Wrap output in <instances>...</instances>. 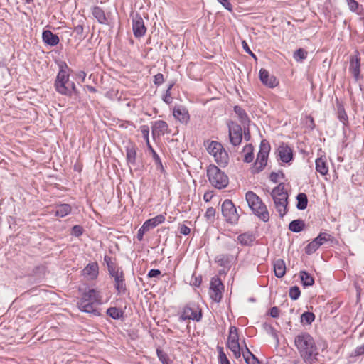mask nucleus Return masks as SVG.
<instances>
[{
  "label": "nucleus",
  "mask_w": 364,
  "mask_h": 364,
  "mask_svg": "<svg viewBox=\"0 0 364 364\" xmlns=\"http://www.w3.org/2000/svg\"><path fill=\"white\" fill-rule=\"evenodd\" d=\"M242 356L247 364H261L259 359L250 350L245 343V350H242Z\"/></svg>",
  "instance_id": "nucleus-26"
},
{
  "label": "nucleus",
  "mask_w": 364,
  "mask_h": 364,
  "mask_svg": "<svg viewBox=\"0 0 364 364\" xmlns=\"http://www.w3.org/2000/svg\"><path fill=\"white\" fill-rule=\"evenodd\" d=\"M160 274H161V271L159 269H151V270H149V272L148 273V277L149 278H154V277H159Z\"/></svg>",
  "instance_id": "nucleus-64"
},
{
  "label": "nucleus",
  "mask_w": 364,
  "mask_h": 364,
  "mask_svg": "<svg viewBox=\"0 0 364 364\" xmlns=\"http://www.w3.org/2000/svg\"><path fill=\"white\" fill-rule=\"evenodd\" d=\"M279 309L277 306H273L269 309V315L272 318H277L279 315Z\"/></svg>",
  "instance_id": "nucleus-61"
},
{
  "label": "nucleus",
  "mask_w": 364,
  "mask_h": 364,
  "mask_svg": "<svg viewBox=\"0 0 364 364\" xmlns=\"http://www.w3.org/2000/svg\"><path fill=\"white\" fill-rule=\"evenodd\" d=\"M219 3H220L224 8H225L227 10L231 11L232 9V5L229 0H217Z\"/></svg>",
  "instance_id": "nucleus-63"
},
{
  "label": "nucleus",
  "mask_w": 364,
  "mask_h": 364,
  "mask_svg": "<svg viewBox=\"0 0 364 364\" xmlns=\"http://www.w3.org/2000/svg\"><path fill=\"white\" fill-rule=\"evenodd\" d=\"M148 149L151 151L152 154L153 159L157 166V169H159L161 172L164 171L161 160L159 154L156 152V151L153 149L151 144L147 145Z\"/></svg>",
  "instance_id": "nucleus-37"
},
{
  "label": "nucleus",
  "mask_w": 364,
  "mask_h": 364,
  "mask_svg": "<svg viewBox=\"0 0 364 364\" xmlns=\"http://www.w3.org/2000/svg\"><path fill=\"white\" fill-rule=\"evenodd\" d=\"M267 331L268 333L270 334L277 341V342H279L277 332L272 326H269Z\"/></svg>",
  "instance_id": "nucleus-60"
},
{
  "label": "nucleus",
  "mask_w": 364,
  "mask_h": 364,
  "mask_svg": "<svg viewBox=\"0 0 364 364\" xmlns=\"http://www.w3.org/2000/svg\"><path fill=\"white\" fill-rule=\"evenodd\" d=\"M315 319V315L310 311H305L301 316V323L303 325H310Z\"/></svg>",
  "instance_id": "nucleus-38"
},
{
  "label": "nucleus",
  "mask_w": 364,
  "mask_h": 364,
  "mask_svg": "<svg viewBox=\"0 0 364 364\" xmlns=\"http://www.w3.org/2000/svg\"><path fill=\"white\" fill-rule=\"evenodd\" d=\"M42 39L44 43L50 46H55L60 42L58 36L53 33L50 30H45L43 31Z\"/></svg>",
  "instance_id": "nucleus-18"
},
{
  "label": "nucleus",
  "mask_w": 364,
  "mask_h": 364,
  "mask_svg": "<svg viewBox=\"0 0 364 364\" xmlns=\"http://www.w3.org/2000/svg\"><path fill=\"white\" fill-rule=\"evenodd\" d=\"M228 341L239 342L237 328L235 326H230L229 329V336L228 338Z\"/></svg>",
  "instance_id": "nucleus-47"
},
{
  "label": "nucleus",
  "mask_w": 364,
  "mask_h": 364,
  "mask_svg": "<svg viewBox=\"0 0 364 364\" xmlns=\"http://www.w3.org/2000/svg\"><path fill=\"white\" fill-rule=\"evenodd\" d=\"M274 274L277 278H282L286 273V264L283 259H278L273 262Z\"/></svg>",
  "instance_id": "nucleus-21"
},
{
  "label": "nucleus",
  "mask_w": 364,
  "mask_h": 364,
  "mask_svg": "<svg viewBox=\"0 0 364 364\" xmlns=\"http://www.w3.org/2000/svg\"><path fill=\"white\" fill-rule=\"evenodd\" d=\"M229 139L234 146H239L242 139V129L240 125L231 122L228 124Z\"/></svg>",
  "instance_id": "nucleus-11"
},
{
  "label": "nucleus",
  "mask_w": 364,
  "mask_h": 364,
  "mask_svg": "<svg viewBox=\"0 0 364 364\" xmlns=\"http://www.w3.org/2000/svg\"><path fill=\"white\" fill-rule=\"evenodd\" d=\"M107 314L114 320L119 319L123 316V311L117 307H110L107 310Z\"/></svg>",
  "instance_id": "nucleus-40"
},
{
  "label": "nucleus",
  "mask_w": 364,
  "mask_h": 364,
  "mask_svg": "<svg viewBox=\"0 0 364 364\" xmlns=\"http://www.w3.org/2000/svg\"><path fill=\"white\" fill-rule=\"evenodd\" d=\"M149 231L147 228L144 227V225H142V226L139 229L137 232V239L141 241L143 240L144 235L146 232Z\"/></svg>",
  "instance_id": "nucleus-56"
},
{
  "label": "nucleus",
  "mask_w": 364,
  "mask_h": 364,
  "mask_svg": "<svg viewBox=\"0 0 364 364\" xmlns=\"http://www.w3.org/2000/svg\"><path fill=\"white\" fill-rule=\"evenodd\" d=\"M270 149L269 143L266 139L262 140L259 145V150L257 156V159L252 168V173H259L265 168L267 164Z\"/></svg>",
  "instance_id": "nucleus-6"
},
{
  "label": "nucleus",
  "mask_w": 364,
  "mask_h": 364,
  "mask_svg": "<svg viewBox=\"0 0 364 364\" xmlns=\"http://www.w3.org/2000/svg\"><path fill=\"white\" fill-rule=\"evenodd\" d=\"M346 3L348 6L349 9L354 13L358 14H360L361 6L355 0H346Z\"/></svg>",
  "instance_id": "nucleus-44"
},
{
  "label": "nucleus",
  "mask_w": 364,
  "mask_h": 364,
  "mask_svg": "<svg viewBox=\"0 0 364 364\" xmlns=\"http://www.w3.org/2000/svg\"><path fill=\"white\" fill-rule=\"evenodd\" d=\"M228 347L233 353V355L236 358H240L241 350H243L241 348L239 342L228 341Z\"/></svg>",
  "instance_id": "nucleus-36"
},
{
  "label": "nucleus",
  "mask_w": 364,
  "mask_h": 364,
  "mask_svg": "<svg viewBox=\"0 0 364 364\" xmlns=\"http://www.w3.org/2000/svg\"><path fill=\"white\" fill-rule=\"evenodd\" d=\"M207 176L210 184L218 189L224 188L229 183L228 176L213 164L208 167Z\"/></svg>",
  "instance_id": "nucleus-5"
},
{
  "label": "nucleus",
  "mask_w": 364,
  "mask_h": 364,
  "mask_svg": "<svg viewBox=\"0 0 364 364\" xmlns=\"http://www.w3.org/2000/svg\"><path fill=\"white\" fill-rule=\"evenodd\" d=\"M110 277L114 278V288L118 295H124L127 293V287L125 284L124 274L122 269H118L114 272L109 274Z\"/></svg>",
  "instance_id": "nucleus-9"
},
{
  "label": "nucleus",
  "mask_w": 364,
  "mask_h": 364,
  "mask_svg": "<svg viewBox=\"0 0 364 364\" xmlns=\"http://www.w3.org/2000/svg\"><path fill=\"white\" fill-rule=\"evenodd\" d=\"M164 81V75L161 73H158L154 76V82L156 85H161Z\"/></svg>",
  "instance_id": "nucleus-59"
},
{
  "label": "nucleus",
  "mask_w": 364,
  "mask_h": 364,
  "mask_svg": "<svg viewBox=\"0 0 364 364\" xmlns=\"http://www.w3.org/2000/svg\"><path fill=\"white\" fill-rule=\"evenodd\" d=\"M69 82L70 80H68V82H63L58 84H54L55 91L62 95L70 97V92L68 89Z\"/></svg>",
  "instance_id": "nucleus-33"
},
{
  "label": "nucleus",
  "mask_w": 364,
  "mask_h": 364,
  "mask_svg": "<svg viewBox=\"0 0 364 364\" xmlns=\"http://www.w3.org/2000/svg\"><path fill=\"white\" fill-rule=\"evenodd\" d=\"M92 14L94 18L97 21V22L100 24H107V19L105 15L104 10L100 6H94L92 9Z\"/></svg>",
  "instance_id": "nucleus-24"
},
{
  "label": "nucleus",
  "mask_w": 364,
  "mask_h": 364,
  "mask_svg": "<svg viewBox=\"0 0 364 364\" xmlns=\"http://www.w3.org/2000/svg\"><path fill=\"white\" fill-rule=\"evenodd\" d=\"M173 116L176 120L183 124H187L190 121V114L188 109L181 105H177L173 107Z\"/></svg>",
  "instance_id": "nucleus-12"
},
{
  "label": "nucleus",
  "mask_w": 364,
  "mask_h": 364,
  "mask_svg": "<svg viewBox=\"0 0 364 364\" xmlns=\"http://www.w3.org/2000/svg\"><path fill=\"white\" fill-rule=\"evenodd\" d=\"M221 212L227 223L232 225L237 223L240 215L231 200L226 199L223 201L221 205Z\"/></svg>",
  "instance_id": "nucleus-7"
},
{
  "label": "nucleus",
  "mask_w": 364,
  "mask_h": 364,
  "mask_svg": "<svg viewBox=\"0 0 364 364\" xmlns=\"http://www.w3.org/2000/svg\"><path fill=\"white\" fill-rule=\"evenodd\" d=\"M126 159L129 164L135 165L136 160V148L135 144L129 143L125 146Z\"/></svg>",
  "instance_id": "nucleus-19"
},
{
  "label": "nucleus",
  "mask_w": 364,
  "mask_h": 364,
  "mask_svg": "<svg viewBox=\"0 0 364 364\" xmlns=\"http://www.w3.org/2000/svg\"><path fill=\"white\" fill-rule=\"evenodd\" d=\"M179 232L183 235H188L191 232V229L184 224H182L178 228Z\"/></svg>",
  "instance_id": "nucleus-58"
},
{
  "label": "nucleus",
  "mask_w": 364,
  "mask_h": 364,
  "mask_svg": "<svg viewBox=\"0 0 364 364\" xmlns=\"http://www.w3.org/2000/svg\"><path fill=\"white\" fill-rule=\"evenodd\" d=\"M300 295H301V291H300V289L299 288V287L294 286L289 289V297L292 300L298 299L299 298Z\"/></svg>",
  "instance_id": "nucleus-49"
},
{
  "label": "nucleus",
  "mask_w": 364,
  "mask_h": 364,
  "mask_svg": "<svg viewBox=\"0 0 364 364\" xmlns=\"http://www.w3.org/2000/svg\"><path fill=\"white\" fill-rule=\"evenodd\" d=\"M255 240V235L252 232H245L239 235L237 241L243 246H251Z\"/></svg>",
  "instance_id": "nucleus-20"
},
{
  "label": "nucleus",
  "mask_w": 364,
  "mask_h": 364,
  "mask_svg": "<svg viewBox=\"0 0 364 364\" xmlns=\"http://www.w3.org/2000/svg\"><path fill=\"white\" fill-rule=\"evenodd\" d=\"M294 345L304 363H312L318 360V349L314 338L307 332H301L294 338Z\"/></svg>",
  "instance_id": "nucleus-1"
},
{
  "label": "nucleus",
  "mask_w": 364,
  "mask_h": 364,
  "mask_svg": "<svg viewBox=\"0 0 364 364\" xmlns=\"http://www.w3.org/2000/svg\"><path fill=\"white\" fill-rule=\"evenodd\" d=\"M141 134L146 140V145L150 144L149 139V128L147 125H143L141 127Z\"/></svg>",
  "instance_id": "nucleus-52"
},
{
  "label": "nucleus",
  "mask_w": 364,
  "mask_h": 364,
  "mask_svg": "<svg viewBox=\"0 0 364 364\" xmlns=\"http://www.w3.org/2000/svg\"><path fill=\"white\" fill-rule=\"evenodd\" d=\"M308 52L304 48H299L293 53V58L296 62H301L307 58Z\"/></svg>",
  "instance_id": "nucleus-41"
},
{
  "label": "nucleus",
  "mask_w": 364,
  "mask_h": 364,
  "mask_svg": "<svg viewBox=\"0 0 364 364\" xmlns=\"http://www.w3.org/2000/svg\"><path fill=\"white\" fill-rule=\"evenodd\" d=\"M218 360L220 364H230L222 348H220L219 350Z\"/></svg>",
  "instance_id": "nucleus-51"
},
{
  "label": "nucleus",
  "mask_w": 364,
  "mask_h": 364,
  "mask_svg": "<svg viewBox=\"0 0 364 364\" xmlns=\"http://www.w3.org/2000/svg\"><path fill=\"white\" fill-rule=\"evenodd\" d=\"M132 30L136 38H141L146 34V28L145 27L144 20L138 14L132 20Z\"/></svg>",
  "instance_id": "nucleus-13"
},
{
  "label": "nucleus",
  "mask_w": 364,
  "mask_h": 364,
  "mask_svg": "<svg viewBox=\"0 0 364 364\" xmlns=\"http://www.w3.org/2000/svg\"><path fill=\"white\" fill-rule=\"evenodd\" d=\"M224 286L218 277H214L211 279L210 287V296L215 302H220L223 297L222 291Z\"/></svg>",
  "instance_id": "nucleus-8"
},
{
  "label": "nucleus",
  "mask_w": 364,
  "mask_h": 364,
  "mask_svg": "<svg viewBox=\"0 0 364 364\" xmlns=\"http://www.w3.org/2000/svg\"><path fill=\"white\" fill-rule=\"evenodd\" d=\"M156 354L159 360L162 363V364H170L169 358L166 353H165L163 350L157 349Z\"/></svg>",
  "instance_id": "nucleus-48"
},
{
  "label": "nucleus",
  "mask_w": 364,
  "mask_h": 364,
  "mask_svg": "<svg viewBox=\"0 0 364 364\" xmlns=\"http://www.w3.org/2000/svg\"><path fill=\"white\" fill-rule=\"evenodd\" d=\"M168 125L164 120H157L153 122L151 131L153 136H161L168 133Z\"/></svg>",
  "instance_id": "nucleus-17"
},
{
  "label": "nucleus",
  "mask_w": 364,
  "mask_h": 364,
  "mask_svg": "<svg viewBox=\"0 0 364 364\" xmlns=\"http://www.w3.org/2000/svg\"><path fill=\"white\" fill-rule=\"evenodd\" d=\"M304 222L299 219L292 220L291 222H290L289 225V230L296 233L301 232L304 229Z\"/></svg>",
  "instance_id": "nucleus-32"
},
{
  "label": "nucleus",
  "mask_w": 364,
  "mask_h": 364,
  "mask_svg": "<svg viewBox=\"0 0 364 364\" xmlns=\"http://www.w3.org/2000/svg\"><path fill=\"white\" fill-rule=\"evenodd\" d=\"M274 206L279 217L283 218L287 212L288 193L284 183H280L271 192Z\"/></svg>",
  "instance_id": "nucleus-4"
},
{
  "label": "nucleus",
  "mask_w": 364,
  "mask_h": 364,
  "mask_svg": "<svg viewBox=\"0 0 364 364\" xmlns=\"http://www.w3.org/2000/svg\"><path fill=\"white\" fill-rule=\"evenodd\" d=\"M254 147L251 144L245 145L242 149L244 153V162L250 163L254 159Z\"/></svg>",
  "instance_id": "nucleus-31"
},
{
  "label": "nucleus",
  "mask_w": 364,
  "mask_h": 364,
  "mask_svg": "<svg viewBox=\"0 0 364 364\" xmlns=\"http://www.w3.org/2000/svg\"><path fill=\"white\" fill-rule=\"evenodd\" d=\"M321 246L318 245L317 240L314 239L305 247V252L307 255H311L315 252Z\"/></svg>",
  "instance_id": "nucleus-43"
},
{
  "label": "nucleus",
  "mask_w": 364,
  "mask_h": 364,
  "mask_svg": "<svg viewBox=\"0 0 364 364\" xmlns=\"http://www.w3.org/2000/svg\"><path fill=\"white\" fill-rule=\"evenodd\" d=\"M332 236L326 232H321L316 238L315 240H317L318 245L321 246L323 245L326 242H328L329 240H331Z\"/></svg>",
  "instance_id": "nucleus-46"
},
{
  "label": "nucleus",
  "mask_w": 364,
  "mask_h": 364,
  "mask_svg": "<svg viewBox=\"0 0 364 364\" xmlns=\"http://www.w3.org/2000/svg\"><path fill=\"white\" fill-rule=\"evenodd\" d=\"M215 209L213 207L208 208L205 213V217L209 220H213L215 219Z\"/></svg>",
  "instance_id": "nucleus-54"
},
{
  "label": "nucleus",
  "mask_w": 364,
  "mask_h": 364,
  "mask_svg": "<svg viewBox=\"0 0 364 364\" xmlns=\"http://www.w3.org/2000/svg\"><path fill=\"white\" fill-rule=\"evenodd\" d=\"M242 48L243 49L245 50V51L250 54L252 58H254L255 59H256V55L252 52V50H250V48H249L247 42L245 41H243L242 43Z\"/></svg>",
  "instance_id": "nucleus-62"
},
{
  "label": "nucleus",
  "mask_w": 364,
  "mask_h": 364,
  "mask_svg": "<svg viewBox=\"0 0 364 364\" xmlns=\"http://www.w3.org/2000/svg\"><path fill=\"white\" fill-rule=\"evenodd\" d=\"M349 70L356 82L362 79L360 75V60L358 55L350 56Z\"/></svg>",
  "instance_id": "nucleus-15"
},
{
  "label": "nucleus",
  "mask_w": 364,
  "mask_h": 364,
  "mask_svg": "<svg viewBox=\"0 0 364 364\" xmlns=\"http://www.w3.org/2000/svg\"><path fill=\"white\" fill-rule=\"evenodd\" d=\"M104 261L107 265L109 274L114 272L115 270L119 269L117 263L113 259L107 255L104 257Z\"/></svg>",
  "instance_id": "nucleus-39"
},
{
  "label": "nucleus",
  "mask_w": 364,
  "mask_h": 364,
  "mask_svg": "<svg viewBox=\"0 0 364 364\" xmlns=\"http://www.w3.org/2000/svg\"><path fill=\"white\" fill-rule=\"evenodd\" d=\"M277 156L283 163H289L293 159L291 149L284 143L279 146L277 149Z\"/></svg>",
  "instance_id": "nucleus-14"
},
{
  "label": "nucleus",
  "mask_w": 364,
  "mask_h": 364,
  "mask_svg": "<svg viewBox=\"0 0 364 364\" xmlns=\"http://www.w3.org/2000/svg\"><path fill=\"white\" fill-rule=\"evenodd\" d=\"M83 229L80 225H76L72 228L71 234L75 237H80L82 235Z\"/></svg>",
  "instance_id": "nucleus-53"
},
{
  "label": "nucleus",
  "mask_w": 364,
  "mask_h": 364,
  "mask_svg": "<svg viewBox=\"0 0 364 364\" xmlns=\"http://www.w3.org/2000/svg\"><path fill=\"white\" fill-rule=\"evenodd\" d=\"M233 259V257L230 255H220L216 257L215 262L218 265L228 267H230Z\"/></svg>",
  "instance_id": "nucleus-30"
},
{
  "label": "nucleus",
  "mask_w": 364,
  "mask_h": 364,
  "mask_svg": "<svg viewBox=\"0 0 364 364\" xmlns=\"http://www.w3.org/2000/svg\"><path fill=\"white\" fill-rule=\"evenodd\" d=\"M300 278L304 287H310L314 284L313 277L304 270L300 272Z\"/></svg>",
  "instance_id": "nucleus-34"
},
{
  "label": "nucleus",
  "mask_w": 364,
  "mask_h": 364,
  "mask_svg": "<svg viewBox=\"0 0 364 364\" xmlns=\"http://www.w3.org/2000/svg\"><path fill=\"white\" fill-rule=\"evenodd\" d=\"M218 153L214 156L215 162L222 167H225L228 164L229 156L227 151L222 146V149L218 151Z\"/></svg>",
  "instance_id": "nucleus-22"
},
{
  "label": "nucleus",
  "mask_w": 364,
  "mask_h": 364,
  "mask_svg": "<svg viewBox=\"0 0 364 364\" xmlns=\"http://www.w3.org/2000/svg\"><path fill=\"white\" fill-rule=\"evenodd\" d=\"M72 208L68 203H60L55 206V215L60 218L65 217L71 213Z\"/></svg>",
  "instance_id": "nucleus-28"
},
{
  "label": "nucleus",
  "mask_w": 364,
  "mask_h": 364,
  "mask_svg": "<svg viewBox=\"0 0 364 364\" xmlns=\"http://www.w3.org/2000/svg\"><path fill=\"white\" fill-rule=\"evenodd\" d=\"M201 310L196 304H189L185 306L181 314V318L183 320L199 321L201 319Z\"/></svg>",
  "instance_id": "nucleus-10"
},
{
  "label": "nucleus",
  "mask_w": 364,
  "mask_h": 364,
  "mask_svg": "<svg viewBox=\"0 0 364 364\" xmlns=\"http://www.w3.org/2000/svg\"><path fill=\"white\" fill-rule=\"evenodd\" d=\"M166 220V218L164 215L159 214L152 218L146 220L143 225H144L145 228H147L149 230L156 227L159 224L163 223Z\"/></svg>",
  "instance_id": "nucleus-23"
},
{
  "label": "nucleus",
  "mask_w": 364,
  "mask_h": 364,
  "mask_svg": "<svg viewBox=\"0 0 364 364\" xmlns=\"http://www.w3.org/2000/svg\"><path fill=\"white\" fill-rule=\"evenodd\" d=\"M220 149H222V144L219 142L213 141L208 146V151L214 157Z\"/></svg>",
  "instance_id": "nucleus-42"
},
{
  "label": "nucleus",
  "mask_w": 364,
  "mask_h": 364,
  "mask_svg": "<svg viewBox=\"0 0 364 364\" xmlns=\"http://www.w3.org/2000/svg\"><path fill=\"white\" fill-rule=\"evenodd\" d=\"M70 79V73H65V71L59 70L54 84H58L63 82H68Z\"/></svg>",
  "instance_id": "nucleus-45"
},
{
  "label": "nucleus",
  "mask_w": 364,
  "mask_h": 364,
  "mask_svg": "<svg viewBox=\"0 0 364 364\" xmlns=\"http://www.w3.org/2000/svg\"><path fill=\"white\" fill-rule=\"evenodd\" d=\"M68 89L70 92V97H72L73 95L78 94V90H77V87H76L74 82H72V81L69 82Z\"/></svg>",
  "instance_id": "nucleus-57"
},
{
  "label": "nucleus",
  "mask_w": 364,
  "mask_h": 364,
  "mask_svg": "<svg viewBox=\"0 0 364 364\" xmlns=\"http://www.w3.org/2000/svg\"><path fill=\"white\" fill-rule=\"evenodd\" d=\"M173 86V83H171L168 85L167 90H166L165 95L162 97L163 101L168 105H170L173 100V97L171 95V90Z\"/></svg>",
  "instance_id": "nucleus-50"
},
{
  "label": "nucleus",
  "mask_w": 364,
  "mask_h": 364,
  "mask_svg": "<svg viewBox=\"0 0 364 364\" xmlns=\"http://www.w3.org/2000/svg\"><path fill=\"white\" fill-rule=\"evenodd\" d=\"M234 112L237 115L240 122L243 126L248 125L250 123V119L245 112V110L239 105L234 107Z\"/></svg>",
  "instance_id": "nucleus-29"
},
{
  "label": "nucleus",
  "mask_w": 364,
  "mask_h": 364,
  "mask_svg": "<svg viewBox=\"0 0 364 364\" xmlns=\"http://www.w3.org/2000/svg\"><path fill=\"white\" fill-rule=\"evenodd\" d=\"M84 274L89 276L91 279H95L99 274V267L97 262L89 263L83 270Z\"/></svg>",
  "instance_id": "nucleus-27"
},
{
  "label": "nucleus",
  "mask_w": 364,
  "mask_h": 364,
  "mask_svg": "<svg viewBox=\"0 0 364 364\" xmlns=\"http://www.w3.org/2000/svg\"><path fill=\"white\" fill-rule=\"evenodd\" d=\"M316 170L322 176H326L328 173V166L326 163V157H319L316 161Z\"/></svg>",
  "instance_id": "nucleus-25"
},
{
  "label": "nucleus",
  "mask_w": 364,
  "mask_h": 364,
  "mask_svg": "<svg viewBox=\"0 0 364 364\" xmlns=\"http://www.w3.org/2000/svg\"><path fill=\"white\" fill-rule=\"evenodd\" d=\"M101 300L102 297L98 291L95 289H88L82 294L81 298L77 301V306L82 312L94 316H100V313L95 307V304H100Z\"/></svg>",
  "instance_id": "nucleus-2"
},
{
  "label": "nucleus",
  "mask_w": 364,
  "mask_h": 364,
  "mask_svg": "<svg viewBox=\"0 0 364 364\" xmlns=\"http://www.w3.org/2000/svg\"><path fill=\"white\" fill-rule=\"evenodd\" d=\"M279 176H281L282 178L284 177V175L282 171H279L278 173L272 172L269 175V179L272 182L277 183Z\"/></svg>",
  "instance_id": "nucleus-55"
},
{
  "label": "nucleus",
  "mask_w": 364,
  "mask_h": 364,
  "mask_svg": "<svg viewBox=\"0 0 364 364\" xmlns=\"http://www.w3.org/2000/svg\"><path fill=\"white\" fill-rule=\"evenodd\" d=\"M245 199L250 208L260 220L264 222H267L269 220V214L266 205L256 193L251 191H247L245 194Z\"/></svg>",
  "instance_id": "nucleus-3"
},
{
  "label": "nucleus",
  "mask_w": 364,
  "mask_h": 364,
  "mask_svg": "<svg viewBox=\"0 0 364 364\" xmlns=\"http://www.w3.org/2000/svg\"><path fill=\"white\" fill-rule=\"evenodd\" d=\"M259 75V80L265 86L274 88L278 85L276 77L274 75H269V72L266 69H260Z\"/></svg>",
  "instance_id": "nucleus-16"
},
{
  "label": "nucleus",
  "mask_w": 364,
  "mask_h": 364,
  "mask_svg": "<svg viewBox=\"0 0 364 364\" xmlns=\"http://www.w3.org/2000/svg\"><path fill=\"white\" fill-rule=\"evenodd\" d=\"M296 208L298 210H304L306 208L308 205L307 196L304 193H300L296 196Z\"/></svg>",
  "instance_id": "nucleus-35"
}]
</instances>
